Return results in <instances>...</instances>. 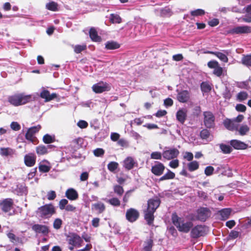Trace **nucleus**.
<instances>
[{
  "label": "nucleus",
  "instance_id": "nucleus-1",
  "mask_svg": "<svg viewBox=\"0 0 251 251\" xmlns=\"http://www.w3.org/2000/svg\"><path fill=\"white\" fill-rule=\"evenodd\" d=\"M160 204V201L157 197L150 199L148 201L147 209L144 211V218L149 225H152L154 221V213Z\"/></svg>",
  "mask_w": 251,
  "mask_h": 251
},
{
  "label": "nucleus",
  "instance_id": "nucleus-2",
  "mask_svg": "<svg viewBox=\"0 0 251 251\" xmlns=\"http://www.w3.org/2000/svg\"><path fill=\"white\" fill-rule=\"evenodd\" d=\"M172 220L173 224L180 232L187 233L193 226L191 221L186 219L180 218L176 213L172 214Z\"/></svg>",
  "mask_w": 251,
  "mask_h": 251
},
{
  "label": "nucleus",
  "instance_id": "nucleus-3",
  "mask_svg": "<svg viewBox=\"0 0 251 251\" xmlns=\"http://www.w3.org/2000/svg\"><path fill=\"white\" fill-rule=\"evenodd\" d=\"M31 99V96L25 95L23 94H19L10 96L8 100L10 104L15 106H18L29 102Z\"/></svg>",
  "mask_w": 251,
  "mask_h": 251
},
{
  "label": "nucleus",
  "instance_id": "nucleus-4",
  "mask_svg": "<svg viewBox=\"0 0 251 251\" xmlns=\"http://www.w3.org/2000/svg\"><path fill=\"white\" fill-rule=\"evenodd\" d=\"M55 213V208L53 204H46L38 208L36 214L43 219H48Z\"/></svg>",
  "mask_w": 251,
  "mask_h": 251
},
{
  "label": "nucleus",
  "instance_id": "nucleus-5",
  "mask_svg": "<svg viewBox=\"0 0 251 251\" xmlns=\"http://www.w3.org/2000/svg\"><path fill=\"white\" fill-rule=\"evenodd\" d=\"M67 241L69 244V249L71 251L74 250L75 247H79L83 242L81 237L75 233H72L68 235Z\"/></svg>",
  "mask_w": 251,
  "mask_h": 251
},
{
  "label": "nucleus",
  "instance_id": "nucleus-6",
  "mask_svg": "<svg viewBox=\"0 0 251 251\" xmlns=\"http://www.w3.org/2000/svg\"><path fill=\"white\" fill-rule=\"evenodd\" d=\"M227 34L231 35L248 33L251 32V27L247 25L235 26L227 30Z\"/></svg>",
  "mask_w": 251,
  "mask_h": 251
},
{
  "label": "nucleus",
  "instance_id": "nucleus-7",
  "mask_svg": "<svg viewBox=\"0 0 251 251\" xmlns=\"http://www.w3.org/2000/svg\"><path fill=\"white\" fill-rule=\"evenodd\" d=\"M92 89L95 93L99 94L109 91L111 89V87L108 83L100 81L94 84L92 87Z\"/></svg>",
  "mask_w": 251,
  "mask_h": 251
},
{
  "label": "nucleus",
  "instance_id": "nucleus-8",
  "mask_svg": "<svg viewBox=\"0 0 251 251\" xmlns=\"http://www.w3.org/2000/svg\"><path fill=\"white\" fill-rule=\"evenodd\" d=\"M207 231V227L202 226H197L192 228L191 232V237L194 238H198L204 235Z\"/></svg>",
  "mask_w": 251,
  "mask_h": 251
},
{
  "label": "nucleus",
  "instance_id": "nucleus-9",
  "mask_svg": "<svg viewBox=\"0 0 251 251\" xmlns=\"http://www.w3.org/2000/svg\"><path fill=\"white\" fill-rule=\"evenodd\" d=\"M179 154V151L177 149L172 148L164 151L162 153V156L167 160H171L177 157Z\"/></svg>",
  "mask_w": 251,
  "mask_h": 251
},
{
  "label": "nucleus",
  "instance_id": "nucleus-10",
  "mask_svg": "<svg viewBox=\"0 0 251 251\" xmlns=\"http://www.w3.org/2000/svg\"><path fill=\"white\" fill-rule=\"evenodd\" d=\"M207 66L211 69H213V74L217 76H220L223 74V68L219 65V63L215 60L208 62Z\"/></svg>",
  "mask_w": 251,
  "mask_h": 251
},
{
  "label": "nucleus",
  "instance_id": "nucleus-11",
  "mask_svg": "<svg viewBox=\"0 0 251 251\" xmlns=\"http://www.w3.org/2000/svg\"><path fill=\"white\" fill-rule=\"evenodd\" d=\"M204 123L207 127H212L214 124L215 117L213 114L209 111L203 113Z\"/></svg>",
  "mask_w": 251,
  "mask_h": 251
},
{
  "label": "nucleus",
  "instance_id": "nucleus-12",
  "mask_svg": "<svg viewBox=\"0 0 251 251\" xmlns=\"http://www.w3.org/2000/svg\"><path fill=\"white\" fill-rule=\"evenodd\" d=\"M126 219L130 222H134L137 220L139 216V212L134 208H130L127 210Z\"/></svg>",
  "mask_w": 251,
  "mask_h": 251
},
{
  "label": "nucleus",
  "instance_id": "nucleus-13",
  "mask_svg": "<svg viewBox=\"0 0 251 251\" xmlns=\"http://www.w3.org/2000/svg\"><path fill=\"white\" fill-rule=\"evenodd\" d=\"M40 97L44 99L45 102H48L57 98V95L56 93L50 94L48 90L43 87L40 94Z\"/></svg>",
  "mask_w": 251,
  "mask_h": 251
},
{
  "label": "nucleus",
  "instance_id": "nucleus-14",
  "mask_svg": "<svg viewBox=\"0 0 251 251\" xmlns=\"http://www.w3.org/2000/svg\"><path fill=\"white\" fill-rule=\"evenodd\" d=\"M41 128V126L40 125L29 128L25 134V138L33 142L34 140V134L38 132Z\"/></svg>",
  "mask_w": 251,
  "mask_h": 251
},
{
  "label": "nucleus",
  "instance_id": "nucleus-15",
  "mask_svg": "<svg viewBox=\"0 0 251 251\" xmlns=\"http://www.w3.org/2000/svg\"><path fill=\"white\" fill-rule=\"evenodd\" d=\"M13 205V201L11 199H6L0 201V206L3 211L8 212L10 211Z\"/></svg>",
  "mask_w": 251,
  "mask_h": 251
},
{
  "label": "nucleus",
  "instance_id": "nucleus-16",
  "mask_svg": "<svg viewBox=\"0 0 251 251\" xmlns=\"http://www.w3.org/2000/svg\"><path fill=\"white\" fill-rule=\"evenodd\" d=\"M210 216V211L207 208H201L197 211V218L202 221H204Z\"/></svg>",
  "mask_w": 251,
  "mask_h": 251
},
{
  "label": "nucleus",
  "instance_id": "nucleus-17",
  "mask_svg": "<svg viewBox=\"0 0 251 251\" xmlns=\"http://www.w3.org/2000/svg\"><path fill=\"white\" fill-rule=\"evenodd\" d=\"M165 169L164 165L159 162H157L151 167V172L155 175L159 176L163 173Z\"/></svg>",
  "mask_w": 251,
  "mask_h": 251
},
{
  "label": "nucleus",
  "instance_id": "nucleus-18",
  "mask_svg": "<svg viewBox=\"0 0 251 251\" xmlns=\"http://www.w3.org/2000/svg\"><path fill=\"white\" fill-rule=\"evenodd\" d=\"M187 110L186 108L179 109L176 113V119L181 124H183L187 117Z\"/></svg>",
  "mask_w": 251,
  "mask_h": 251
},
{
  "label": "nucleus",
  "instance_id": "nucleus-19",
  "mask_svg": "<svg viewBox=\"0 0 251 251\" xmlns=\"http://www.w3.org/2000/svg\"><path fill=\"white\" fill-rule=\"evenodd\" d=\"M32 229L37 233H42L44 235H47L49 231L47 226L38 224L33 225Z\"/></svg>",
  "mask_w": 251,
  "mask_h": 251
},
{
  "label": "nucleus",
  "instance_id": "nucleus-20",
  "mask_svg": "<svg viewBox=\"0 0 251 251\" xmlns=\"http://www.w3.org/2000/svg\"><path fill=\"white\" fill-rule=\"evenodd\" d=\"M230 145L236 150H245L248 145L244 142L238 140H232L230 142Z\"/></svg>",
  "mask_w": 251,
  "mask_h": 251
},
{
  "label": "nucleus",
  "instance_id": "nucleus-21",
  "mask_svg": "<svg viewBox=\"0 0 251 251\" xmlns=\"http://www.w3.org/2000/svg\"><path fill=\"white\" fill-rule=\"evenodd\" d=\"M225 126L228 130L233 131L237 130L238 124L236 123L233 120L226 119L224 122Z\"/></svg>",
  "mask_w": 251,
  "mask_h": 251
},
{
  "label": "nucleus",
  "instance_id": "nucleus-22",
  "mask_svg": "<svg viewBox=\"0 0 251 251\" xmlns=\"http://www.w3.org/2000/svg\"><path fill=\"white\" fill-rule=\"evenodd\" d=\"M224 53L221 52H214V51H208L207 53L212 54L216 56L220 60L224 62H228V58L227 55L228 54L229 51L228 50H223Z\"/></svg>",
  "mask_w": 251,
  "mask_h": 251
},
{
  "label": "nucleus",
  "instance_id": "nucleus-23",
  "mask_svg": "<svg viewBox=\"0 0 251 251\" xmlns=\"http://www.w3.org/2000/svg\"><path fill=\"white\" fill-rule=\"evenodd\" d=\"M24 161L27 166L32 167L35 163L36 156L33 154H26L24 157Z\"/></svg>",
  "mask_w": 251,
  "mask_h": 251
},
{
  "label": "nucleus",
  "instance_id": "nucleus-24",
  "mask_svg": "<svg viewBox=\"0 0 251 251\" xmlns=\"http://www.w3.org/2000/svg\"><path fill=\"white\" fill-rule=\"evenodd\" d=\"M177 98L179 101L181 102H186L190 98L189 93L186 90L182 91L178 94Z\"/></svg>",
  "mask_w": 251,
  "mask_h": 251
},
{
  "label": "nucleus",
  "instance_id": "nucleus-25",
  "mask_svg": "<svg viewBox=\"0 0 251 251\" xmlns=\"http://www.w3.org/2000/svg\"><path fill=\"white\" fill-rule=\"evenodd\" d=\"M124 167L127 170H130L133 168L135 162L131 157H127L123 162Z\"/></svg>",
  "mask_w": 251,
  "mask_h": 251
},
{
  "label": "nucleus",
  "instance_id": "nucleus-26",
  "mask_svg": "<svg viewBox=\"0 0 251 251\" xmlns=\"http://www.w3.org/2000/svg\"><path fill=\"white\" fill-rule=\"evenodd\" d=\"M66 196L70 200H75L78 198L77 192L73 188L68 189L65 193Z\"/></svg>",
  "mask_w": 251,
  "mask_h": 251
},
{
  "label": "nucleus",
  "instance_id": "nucleus-27",
  "mask_svg": "<svg viewBox=\"0 0 251 251\" xmlns=\"http://www.w3.org/2000/svg\"><path fill=\"white\" fill-rule=\"evenodd\" d=\"M90 37L93 41L100 42L101 38L98 35L97 31L94 27L90 28L89 31Z\"/></svg>",
  "mask_w": 251,
  "mask_h": 251
},
{
  "label": "nucleus",
  "instance_id": "nucleus-28",
  "mask_svg": "<svg viewBox=\"0 0 251 251\" xmlns=\"http://www.w3.org/2000/svg\"><path fill=\"white\" fill-rule=\"evenodd\" d=\"M15 153V150L10 148H1L0 154L3 156H12Z\"/></svg>",
  "mask_w": 251,
  "mask_h": 251
},
{
  "label": "nucleus",
  "instance_id": "nucleus-29",
  "mask_svg": "<svg viewBox=\"0 0 251 251\" xmlns=\"http://www.w3.org/2000/svg\"><path fill=\"white\" fill-rule=\"evenodd\" d=\"M239 133V134L241 136H244L246 135L250 130V127L247 125H242L239 127H238L237 130H236Z\"/></svg>",
  "mask_w": 251,
  "mask_h": 251
},
{
  "label": "nucleus",
  "instance_id": "nucleus-30",
  "mask_svg": "<svg viewBox=\"0 0 251 251\" xmlns=\"http://www.w3.org/2000/svg\"><path fill=\"white\" fill-rule=\"evenodd\" d=\"M49 147H50L49 146H45L44 145L39 146L37 147L36 148V153L39 155L45 154L48 152V148H49Z\"/></svg>",
  "mask_w": 251,
  "mask_h": 251
},
{
  "label": "nucleus",
  "instance_id": "nucleus-31",
  "mask_svg": "<svg viewBox=\"0 0 251 251\" xmlns=\"http://www.w3.org/2000/svg\"><path fill=\"white\" fill-rule=\"evenodd\" d=\"M120 48V45L115 41H108L105 43V48L107 50H115Z\"/></svg>",
  "mask_w": 251,
  "mask_h": 251
},
{
  "label": "nucleus",
  "instance_id": "nucleus-32",
  "mask_svg": "<svg viewBox=\"0 0 251 251\" xmlns=\"http://www.w3.org/2000/svg\"><path fill=\"white\" fill-rule=\"evenodd\" d=\"M231 209L230 208H225L220 211L222 219L226 220L228 219L230 215Z\"/></svg>",
  "mask_w": 251,
  "mask_h": 251
},
{
  "label": "nucleus",
  "instance_id": "nucleus-33",
  "mask_svg": "<svg viewBox=\"0 0 251 251\" xmlns=\"http://www.w3.org/2000/svg\"><path fill=\"white\" fill-rule=\"evenodd\" d=\"M175 177V174L170 170H168L167 172L159 178L160 181L173 179Z\"/></svg>",
  "mask_w": 251,
  "mask_h": 251
},
{
  "label": "nucleus",
  "instance_id": "nucleus-34",
  "mask_svg": "<svg viewBox=\"0 0 251 251\" xmlns=\"http://www.w3.org/2000/svg\"><path fill=\"white\" fill-rule=\"evenodd\" d=\"M46 7L49 10L56 11L58 10V4L53 1H50L46 4Z\"/></svg>",
  "mask_w": 251,
  "mask_h": 251
},
{
  "label": "nucleus",
  "instance_id": "nucleus-35",
  "mask_svg": "<svg viewBox=\"0 0 251 251\" xmlns=\"http://www.w3.org/2000/svg\"><path fill=\"white\" fill-rule=\"evenodd\" d=\"M153 246V240L149 239L145 242L143 250L144 251H151Z\"/></svg>",
  "mask_w": 251,
  "mask_h": 251
},
{
  "label": "nucleus",
  "instance_id": "nucleus-36",
  "mask_svg": "<svg viewBox=\"0 0 251 251\" xmlns=\"http://www.w3.org/2000/svg\"><path fill=\"white\" fill-rule=\"evenodd\" d=\"M92 207L99 213H102L105 210V205L103 203L98 202L92 205Z\"/></svg>",
  "mask_w": 251,
  "mask_h": 251
},
{
  "label": "nucleus",
  "instance_id": "nucleus-37",
  "mask_svg": "<svg viewBox=\"0 0 251 251\" xmlns=\"http://www.w3.org/2000/svg\"><path fill=\"white\" fill-rule=\"evenodd\" d=\"M43 142L46 144H50L54 142V136L50 135L48 134L45 135L43 138Z\"/></svg>",
  "mask_w": 251,
  "mask_h": 251
},
{
  "label": "nucleus",
  "instance_id": "nucleus-38",
  "mask_svg": "<svg viewBox=\"0 0 251 251\" xmlns=\"http://www.w3.org/2000/svg\"><path fill=\"white\" fill-rule=\"evenodd\" d=\"M199 167V164L196 161H193L188 164V168L189 171H194L197 170Z\"/></svg>",
  "mask_w": 251,
  "mask_h": 251
},
{
  "label": "nucleus",
  "instance_id": "nucleus-39",
  "mask_svg": "<svg viewBox=\"0 0 251 251\" xmlns=\"http://www.w3.org/2000/svg\"><path fill=\"white\" fill-rule=\"evenodd\" d=\"M110 21L114 24H120L122 22V19L119 15L117 14H112L110 15Z\"/></svg>",
  "mask_w": 251,
  "mask_h": 251
},
{
  "label": "nucleus",
  "instance_id": "nucleus-40",
  "mask_svg": "<svg viewBox=\"0 0 251 251\" xmlns=\"http://www.w3.org/2000/svg\"><path fill=\"white\" fill-rule=\"evenodd\" d=\"M242 63L248 66H251V55L244 56L242 58Z\"/></svg>",
  "mask_w": 251,
  "mask_h": 251
},
{
  "label": "nucleus",
  "instance_id": "nucleus-41",
  "mask_svg": "<svg viewBox=\"0 0 251 251\" xmlns=\"http://www.w3.org/2000/svg\"><path fill=\"white\" fill-rule=\"evenodd\" d=\"M47 163L49 164L48 162ZM50 166L49 164H45L43 163H41L39 166V171L43 173L48 172L50 170Z\"/></svg>",
  "mask_w": 251,
  "mask_h": 251
},
{
  "label": "nucleus",
  "instance_id": "nucleus-42",
  "mask_svg": "<svg viewBox=\"0 0 251 251\" xmlns=\"http://www.w3.org/2000/svg\"><path fill=\"white\" fill-rule=\"evenodd\" d=\"M73 48L75 52L76 53H79L81 52L82 51L86 49V45L85 44H83L82 45H77L74 46Z\"/></svg>",
  "mask_w": 251,
  "mask_h": 251
},
{
  "label": "nucleus",
  "instance_id": "nucleus-43",
  "mask_svg": "<svg viewBox=\"0 0 251 251\" xmlns=\"http://www.w3.org/2000/svg\"><path fill=\"white\" fill-rule=\"evenodd\" d=\"M248 98V94L246 92H241L237 95V99L239 101H243Z\"/></svg>",
  "mask_w": 251,
  "mask_h": 251
},
{
  "label": "nucleus",
  "instance_id": "nucleus-44",
  "mask_svg": "<svg viewBox=\"0 0 251 251\" xmlns=\"http://www.w3.org/2000/svg\"><path fill=\"white\" fill-rule=\"evenodd\" d=\"M119 164L117 162L112 161L110 162L107 165L108 170L111 172L115 171L118 168Z\"/></svg>",
  "mask_w": 251,
  "mask_h": 251
},
{
  "label": "nucleus",
  "instance_id": "nucleus-45",
  "mask_svg": "<svg viewBox=\"0 0 251 251\" xmlns=\"http://www.w3.org/2000/svg\"><path fill=\"white\" fill-rule=\"evenodd\" d=\"M72 143L74 145V147L78 149L81 147L83 144V139L81 138H78L74 140Z\"/></svg>",
  "mask_w": 251,
  "mask_h": 251
},
{
  "label": "nucleus",
  "instance_id": "nucleus-46",
  "mask_svg": "<svg viewBox=\"0 0 251 251\" xmlns=\"http://www.w3.org/2000/svg\"><path fill=\"white\" fill-rule=\"evenodd\" d=\"M211 86L207 82H202L201 84V89L203 92H208L211 90Z\"/></svg>",
  "mask_w": 251,
  "mask_h": 251
},
{
  "label": "nucleus",
  "instance_id": "nucleus-47",
  "mask_svg": "<svg viewBox=\"0 0 251 251\" xmlns=\"http://www.w3.org/2000/svg\"><path fill=\"white\" fill-rule=\"evenodd\" d=\"M220 149L222 151L225 153H229L232 151L231 147L226 145L221 144L220 145Z\"/></svg>",
  "mask_w": 251,
  "mask_h": 251
},
{
  "label": "nucleus",
  "instance_id": "nucleus-48",
  "mask_svg": "<svg viewBox=\"0 0 251 251\" xmlns=\"http://www.w3.org/2000/svg\"><path fill=\"white\" fill-rule=\"evenodd\" d=\"M62 225V221L61 219L56 218L54 220L53 226V227L56 229L60 228Z\"/></svg>",
  "mask_w": 251,
  "mask_h": 251
},
{
  "label": "nucleus",
  "instance_id": "nucleus-49",
  "mask_svg": "<svg viewBox=\"0 0 251 251\" xmlns=\"http://www.w3.org/2000/svg\"><path fill=\"white\" fill-rule=\"evenodd\" d=\"M107 201L114 206H118L120 205V201L116 198H113L111 199L107 200Z\"/></svg>",
  "mask_w": 251,
  "mask_h": 251
},
{
  "label": "nucleus",
  "instance_id": "nucleus-50",
  "mask_svg": "<svg viewBox=\"0 0 251 251\" xmlns=\"http://www.w3.org/2000/svg\"><path fill=\"white\" fill-rule=\"evenodd\" d=\"M201 137L203 139H207L210 138V132L207 129H203L200 133Z\"/></svg>",
  "mask_w": 251,
  "mask_h": 251
},
{
  "label": "nucleus",
  "instance_id": "nucleus-51",
  "mask_svg": "<svg viewBox=\"0 0 251 251\" xmlns=\"http://www.w3.org/2000/svg\"><path fill=\"white\" fill-rule=\"evenodd\" d=\"M205 12L203 10L201 9H198L197 10L192 11L191 12V15L193 16H201L204 14Z\"/></svg>",
  "mask_w": 251,
  "mask_h": 251
},
{
  "label": "nucleus",
  "instance_id": "nucleus-52",
  "mask_svg": "<svg viewBox=\"0 0 251 251\" xmlns=\"http://www.w3.org/2000/svg\"><path fill=\"white\" fill-rule=\"evenodd\" d=\"M162 154L158 151H154L151 153V158L152 159H161Z\"/></svg>",
  "mask_w": 251,
  "mask_h": 251
},
{
  "label": "nucleus",
  "instance_id": "nucleus-53",
  "mask_svg": "<svg viewBox=\"0 0 251 251\" xmlns=\"http://www.w3.org/2000/svg\"><path fill=\"white\" fill-rule=\"evenodd\" d=\"M114 191L115 193L119 196L122 195L124 193V189L123 187L119 185H115L114 187Z\"/></svg>",
  "mask_w": 251,
  "mask_h": 251
},
{
  "label": "nucleus",
  "instance_id": "nucleus-54",
  "mask_svg": "<svg viewBox=\"0 0 251 251\" xmlns=\"http://www.w3.org/2000/svg\"><path fill=\"white\" fill-rule=\"evenodd\" d=\"M214 170V168L211 166L206 167L204 170V174L207 176H211L213 174Z\"/></svg>",
  "mask_w": 251,
  "mask_h": 251
},
{
  "label": "nucleus",
  "instance_id": "nucleus-55",
  "mask_svg": "<svg viewBox=\"0 0 251 251\" xmlns=\"http://www.w3.org/2000/svg\"><path fill=\"white\" fill-rule=\"evenodd\" d=\"M94 154L96 156H101L104 153V151L101 148H98L93 151Z\"/></svg>",
  "mask_w": 251,
  "mask_h": 251
},
{
  "label": "nucleus",
  "instance_id": "nucleus-56",
  "mask_svg": "<svg viewBox=\"0 0 251 251\" xmlns=\"http://www.w3.org/2000/svg\"><path fill=\"white\" fill-rule=\"evenodd\" d=\"M68 200L66 199H62L60 201L59 203V207L60 209L63 210L65 208L68 204Z\"/></svg>",
  "mask_w": 251,
  "mask_h": 251
},
{
  "label": "nucleus",
  "instance_id": "nucleus-57",
  "mask_svg": "<svg viewBox=\"0 0 251 251\" xmlns=\"http://www.w3.org/2000/svg\"><path fill=\"white\" fill-rule=\"evenodd\" d=\"M56 197V193L54 191H50L48 192L47 198L50 201H52L55 199Z\"/></svg>",
  "mask_w": 251,
  "mask_h": 251
},
{
  "label": "nucleus",
  "instance_id": "nucleus-58",
  "mask_svg": "<svg viewBox=\"0 0 251 251\" xmlns=\"http://www.w3.org/2000/svg\"><path fill=\"white\" fill-rule=\"evenodd\" d=\"M183 157L187 160L190 161L193 160L194 156L192 153L190 152H186L184 153Z\"/></svg>",
  "mask_w": 251,
  "mask_h": 251
},
{
  "label": "nucleus",
  "instance_id": "nucleus-59",
  "mask_svg": "<svg viewBox=\"0 0 251 251\" xmlns=\"http://www.w3.org/2000/svg\"><path fill=\"white\" fill-rule=\"evenodd\" d=\"M179 165V161L177 159L173 160L169 163V166L172 168H176Z\"/></svg>",
  "mask_w": 251,
  "mask_h": 251
},
{
  "label": "nucleus",
  "instance_id": "nucleus-60",
  "mask_svg": "<svg viewBox=\"0 0 251 251\" xmlns=\"http://www.w3.org/2000/svg\"><path fill=\"white\" fill-rule=\"evenodd\" d=\"M77 125L78 127H79L81 128H86L88 124V123L83 120H80L77 124Z\"/></svg>",
  "mask_w": 251,
  "mask_h": 251
},
{
  "label": "nucleus",
  "instance_id": "nucleus-61",
  "mask_svg": "<svg viewBox=\"0 0 251 251\" xmlns=\"http://www.w3.org/2000/svg\"><path fill=\"white\" fill-rule=\"evenodd\" d=\"M11 128L15 131L20 130L21 126L17 122H12L10 125Z\"/></svg>",
  "mask_w": 251,
  "mask_h": 251
},
{
  "label": "nucleus",
  "instance_id": "nucleus-62",
  "mask_svg": "<svg viewBox=\"0 0 251 251\" xmlns=\"http://www.w3.org/2000/svg\"><path fill=\"white\" fill-rule=\"evenodd\" d=\"M236 109L239 112H245L246 107L242 104H238L236 106Z\"/></svg>",
  "mask_w": 251,
  "mask_h": 251
},
{
  "label": "nucleus",
  "instance_id": "nucleus-63",
  "mask_svg": "<svg viewBox=\"0 0 251 251\" xmlns=\"http://www.w3.org/2000/svg\"><path fill=\"white\" fill-rule=\"evenodd\" d=\"M120 135L117 133L113 132L111 134L110 138L113 141H117Z\"/></svg>",
  "mask_w": 251,
  "mask_h": 251
},
{
  "label": "nucleus",
  "instance_id": "nucleus-64",
  "mask_svg": "<svg viewBox=\"0 0 251 251\" xmlns=\"http://www.w3.org/2000/svg\"><path fill=\"white\" fill-rule=\"evenodd\" d=\"M164 104L166 106H171L173 104V101L171 99L167 98L164 100Z\"/></svg>",
  "mask_w": 251,
  "mask_h": 251
}]
</instances>
